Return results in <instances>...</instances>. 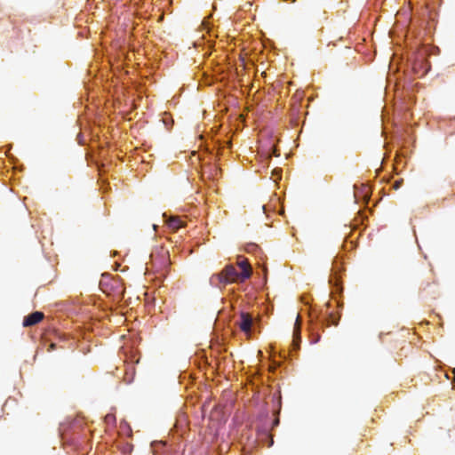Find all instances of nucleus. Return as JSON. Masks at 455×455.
Masks as SVG:
<instances>
[{"label":"nucleus","mask_w":455,"mask_h":455,"mask_svg":"<svg viewBox=\"0 0 455 455\" xmlns=\"http://www.w3.org/2000/svg\"><path fill=\"white\" fill-rule=\"evenodd\" d=\"M340 270L337 266H333L331 274L329 278V284L331 288V297L333 299L337 300L338 306L341 307L343 306V303L340 300L337 299V296L341 294L343 291V287L341 283V278H340Z\"/></svg>","instance_id":"obj_3"},{"label":"nucleus","mask_w":455,"mask_h":455,"mask_svg":"<svg viewBox=\"0 0 455 455\" xmlns=\"http://www.w3.org/2000/svg\"><path fill=\"white\" fill-rule=\"evenodd\" d=\"M237 324L246 337L251 339L259 328V319L251 313L241 312Z\"/></svg>","instance_id":"obj_2"},{"label":"nucleus","mask_w":455,"mask_h":455,"mask_svg":"<svg viewBox=\"0 0 455 455\" xmlns=\"http://www.w3.org/2000/svg\"><path fill=\"white\" fill-rule=\"evenodd\" d=\"M309 335H310V339H311V342L312 343H317L320 340V335L319 334H315L312 326H310V329H309Z\"/></svg>","instance_id":"obj_10"},{"label":"nucleus","mask_w":455,"mask_h":455,"mask_svg":"<svg viewBox=\"0 0 455 455\" xmlns=\"http://www.w3.org/2000/svg\"><path fill=\"white\" fill-rule=\"evenodd\" d=\"M330 321L331 322V324L337 325L339 321V316L335 317L332 314L330 315Z\"/></svg>","instance_id":"obj_14"},{"label":"nucleus","mask_w":455,"mask_h":455,"mask_svg":"<svg viewBox=\"0 0 455 455\" xmlns=\"http://www.w3.org/2000/svg\"><path fill=\"white\" fill-rule=\"evenodd\" d=\"M164 223L172 229L177 231L185 227V222L178 217L164 214Z\"/></svg>","instance_id":"obj_6"},{"label":"nucleus","mask_w":455,"mask_h":455,"mask_svg":"<svg viewBox=\"0 0 455 455\" xmlns=\"http://www.w3.org/2000/svg\"><path fill=\"white\" fill-rule=\"evenodd\" d=\"M236 265L240 271L236 270L233 265H227L221 273L215 274L211 277V283L213 284L217 282V284L226 285L232 283H243L250 279L252 269L248 259L238 256Z\"/></svg>","instance_id":"obj_1"},{"label":"nucleus","mask_w":455,"mask_h":455,"mask_svg":"<svg viewBox=\"0 0 455 455\" xmlns=\"http://www.w3.org/2000/svg\"><path fill=\"white\" fill-rule=\"evenodd\" d=\"M108 277H109V275H108V274H103V275H102V279H101V281H100V284L102 285V284L105 283V280H106L107 278H108Z\"/></svg>","instance_id":"obj_17"},{"label":"nucleus","mask_w":455,"mask_h":455,"mask_svg":"<svg viewBox=\"0 0 455 455\" xmlns=\"http://www.w3.org/2000/svg\"><path fill=\"white\" fill-rule=\"evenodd\" d=\"M54 348H55V345H54L53 343H52V344L50 345L49 351H52V350H53Z\"/></svg>","instance_id":"obj_20"},{"label":"nucleus","mask_w":455,"mask_h":455,"mask_svg":"<svg viewBox=\"0 0 455 455\" xmlns=\"http://www.w3.org/2000/svg\"><path fill=\"white\" fill-rule=\"evenodd\" d=\"M105 421L108 423V424H112L116 421V418L113 414H108L106 415L105 417Z\"/></svg>","instance_id":"obj_12"},{"label":"nucleus","mask_w":455,"mask_h":455,"mask_svg":"<svg viewBox=\"0 0 455 455\" xmlns=\"http://www.w3.org/2000/svg\"><path fill=\"white\" fill-rule=\"evenodd\" d=\"M262 209H263L264 212H267V206L266 205H263Z\"/></svg>","instance_id":"obj_22"},{"label":"nucleus","mask_w":455,"mask_h":455,"mask_svg":"<svg viewBox=\"0 0 455 455\" xmlns=\"http://www.w3.org/2000/svg\"><path fill=\"white\" fill-rule=\"evenodd\" d=\"M256 249H257V245H256V244H254V243H251V244H249V245H248V247H247L246 251H247L248 252H251L252 251H254V250H256Z\"/></svg>","instance_id":"obj_15"},{"label":"nucleus","mask_w":455,"mask_h":455,"mask_svg":"<svg viewBox=\"0 0 455 455\" xmlns=\"http://www.w3.org/2000/svg\"><path fill=\"white\" fill-rule=\"evenodd\" d=\"M278 424H279V420L278 419H275L273 421V427H276Z\"/></svg>","instance_id":"obj_19"},{"label":"nucleus","mask_w":455,"mask_h":455,"mask_svg":"<svg viewBox=\"0 0 455 455\" xmlns=\"http://www.w3.org/2000/svg\"><path fill=\"white\" fill-rule=\"evenodd\" d=\"M403 180H397L392 184V188L396 190L401 188Z\"/></svg>","instance_id":"obj_13"},{"label":"nucleus","mask_w":455,"mask_h":455,"mask_svg":"<svg viewBox=\"0 0 455 455\" xmlns=\"http://www.w3.org/2000/svg\"><path fill=\"white\" fill-rule=\"evenodd\" d=\"M301 328H302V318L299 315H298L296 317V321L294 323L293 333H292L291 349L293 352H297L300 348Z\"/></svg>","instance_id":"obj_4"},{"label":"nucleus","mask_w":455,"mask_h":455,"mask_svg":"<svg viewBox=\"0 0 455 455\" xmlns=\"http://www.w3.org/2000/svg\"><path fill=\"white\" fill-rule=\"evenodd\" d=\"M164 124H165L166 128L169 129V124L166 121H164Z\"/></svg>","instance_id":"obj_23"},{"label":"nucleus","mask_w":455,"mask_h":455,"mask_svg":"<svg viewBox=\"0 0 455 455\" xmlns=\"http://www.w3.org/2000/svg\"><path fill=\"white\" fill-rule=\"evenodd\" d=\"M272 155L274 156H279V153L276 148H272Z\"/></svg>","instance_id":"obj_18"},{"label":"nucleus","mask_w":455,"mask_h":455,"mask_svg":"<svg viewBox=\"0 0 455 455\" xmlns=\"http://www.w3.org/2000/svg\"><path fill=\"white\" fill-rule=\"evenodd\" d=\"M355 192V200L356 203L363 202L365 204H368L371 198V189L370 188L363 186L360 189L356 185L354 186Z\"/></svg>","instance_id":"obj_5"},{"label":"nucleus","mask_w":455,"mask_h":455,"mask_svg":"<svg viewBox=\"0 0 455 455\" xmlns=\"http://www.w3.org/2000/svg\"><path fill=\"white\" fill-rule=\"evenodd\" d=\"M452 373H453V375L455 377V368L452 370ZM453 388H455V382L453 383Z\"/></svg>","instance_id":"obj_21"},{"label":"nucleus","mask_w":455,"mask_h":455,"mask_svg":"<svg viewBox=\"0 0 455 455\" xmlns=\"http://www.w3.org/2000/svg\"><path fill=\"white\" fill-rule=\"evenodd\" d=\"M201 30L205 31L210 36L213 33V24L211 21V17H205L201 23Z\"/></svg>","instance_id":"obj_8"},{"label":"nucleus","mask_w":455,"mask_h":455,"mask_svg":"<svg viewBox=\"0 0 455 455\" xmlns=\"http://www.w3.org/2000/svg\"><path fill=\"white\" fill-rule=\"evenodd\" d=\"M44 317V314L40 311H35L23 319V325L25 327L32 326L38 323Z\"/></svg>","instance_id":"obj_7"},{"label":"nucleus","mask_w":455,"mask_h":455,"mask_svg":"<svg viewBox=\"0 0 455 455\" xmlns=\"http://www.w3.org/2000/svg\"><path fill=\"white\" fill-rule=\"evenodd\" d=\"M274 173H275V175H277V176H278V178H281V175H282V169H280V168H275V169L274 170Z\"/></svg>","instance_id":"obj_16"},{"label":"nucleus","mask_w":455,"mask_h":455,"mask_svg":"<svg viewBox=\"0 0 455 455\" xmlns=\"http://www.w3.org/2000/svg\"><path fill=\"white\" fill-rule=\"evenodd\" d=\"M418 65L423 69L422 75H425V74L427 73L428 68H429V64L427 62L422 60V61L419 62ZM413 68L417 69V64L416 63L414 64ZM415 72H418V71L415 70Z\"/></svg>","instance_id":"obj_9"},{"label":"nucleus","mask_w":455,"mask_h":455,"mask_svg":"<svg viewBox=\"0 0 455 455\" xmlns=\"http://www.w3.org/2000/svg\"><path fill=\"white\" fill-rule=\"evenodd\" d=\"M291 2H295V0H291Z\"/></svg>","instance_id":"obj_24"},{"label":"nucleus","mask_w":455,"mask_h":455,"mask_svg":"<svg viewBox=\"0 0 455 455\" xmlns=\"http://www.w3.org/2000/svg\"><path fill=\"white\" fill-rule=\"evenodd\" d=\"M263 438L269 439V443H268V444H267V446H268V447H270V446H272V445H273V443H274V440H273V438L270 436V434H269V432H268L267 429H266V430H264V431H263V433H262V439H263Z\"/></svg>","instance_id":"obj_11"}]
</instances>
